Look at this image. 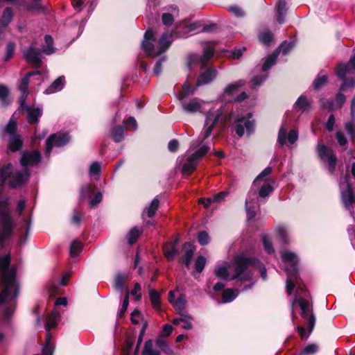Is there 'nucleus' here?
<instances>
[{"instance_id":"f257e3e1","label":"nucleus","mask_w":355,"mask_h":355,"mask_svg":"<svg viewBox=\"0 0 355 355\" xmlns=\"http://www.w3.org/2000/svg\"><path fill=\"white\" fill-rule=\"evenodd\" d=\"M10 254L0 255V283L3 286L0 293V322L4 326L10 324L19 291L17 270L15 266H10Z\"/></svg>"},{"instance_id":"f03ea898","label":"nucleus","mask_w":355,"mask_h":355,"mask_svg":"<svg viewBox=\"0 0 355 355\" xmlns=\"http://www.w3.org/2000/svg\"><path fill=\"white\" fill-rule=\"evenodd\" d=\"M221 112L209 111L207 113L204 128L199 136L198 140L193 141L191 143L190 149L194 150L191 155L184 159L182 164V172L184 174H190L196 170L197 165L200 159L210 150V146L205 141L211 135L215 128Z\"/></svg>"},{"instance_id":"7ed1b4c3","label":"nucleus","mask_w":355,"mask_h":355,"mask_svg":"<svg viewBox=\"0 0 355 355\" xmlns=\"http://www.w3.org/2000/svg\"><path fill=\"white\" fill-rule=\"evenodd\" d=\"M233 263L234 265V273H233L231 279H237L241 282H249L248 284L242 288V291L252 288L254 284L252 269L259 270L263 280L267 278L266 268L257 259L239 254L234 257Z\"/></svg>"},{"instance_id":"20e7f679","label":"nucleus","mask_w":355,"mask_h":355,"mask_svg":"<svg viewBox=\"0 0 355 355\" xmlns=\"http://www.w3.org/2000/svg\"><path fill=\"white\" fill-rule=\"evenodd\" d=\"M17 227V220L10 207V198L0 191V250L13 237Z\"/></svg>"},{"instance_id":"39448f33","label":"nucleus","mask_w":355,"mask_h":355,"mask_svg":"<svg viewBox=\"0 0 355 355\" xmlns=\"http://www.w3.org/2000/svg\"><path fill=\"white\" fill-rule=\"evenodd\" d=\"M295 41H284L281 43L277 49L268 56H267L259 67L257 66L254 68V73L259 72V74L254 75L251 79L252 86L254 89L261 85L265 80L268 78V71L276 63L278 55L282 53L283 55H286L295 46Z\"/></svg>"},{"instance_id":"423d86ee","label":"nucleus","mask_w":355,"mask_h":355,"mask_svg":"<svg viewBox=\"0 0 355 355\" xmlns=\"http://www.w3.org/2000/svg\"><path fill=\"white\" fill-rule=\"evenodd\" d=\"M309 292L305 291L303 293V297L295 295L292 300L291 304L293 318H294L293 306L294 304L297 302L301 309V317L304 320H307V326L309 331V333L306 332V330L303 327H297V330L302 339H307L309 338L315 324V318L313 313L312 302L311 300L309 299Z\"/></svg>"},{"instance_id":"0eeeda50","label":"nucleus","mask_w":355,"mask_h":355,"mask_svg":"<svg viewBox=\"0 0 355 355\" xmlns=\"http://www.w3.org/2000/svg\"><path fill=\"white\" fill-rule=\"evenodd\" d=\"M174 39L172 33H164L162 35L155 47L152 43L155 40L154 32L152 29H148L145 34L141 47L148 56L156 57L165 52L171 46Z\"/></svg>"},{"instance_id":"6e6552de","label":"nucleus","mask_w":355,"mask_h":355,"mask_svg":"<svg viewBox=\"0 0 355 355\" xmlns=\"http://www.w3.org/2000/svg\"><path fill=\"white\" fill-rule=\"evenodd\" d=\"M282 259L284 270L286 272V289L288 295H291L295 286L298 284V267L299 261L297 256L291 252L284 251L282 252Z\"/></svg>"},{"instance_id":"1a4fd4ad","label":"nucleus","mask_w":355,"mask_h":355,"mask_svg":"<svg viewBox=\"0 0 355 355\" xmlns=\"http://www.w3.org/2000/svg\"><path fill=\"white\" fill-rule=\"evenodd\" d=\"M29 178L30 173L27 168L16 170L10 163L3 166L1 170V180L11 188L24 185L28 181Z\"/></svg>"},{"instance_id":"9d476101","label":"nucleus","mask_w":355,"mask_h":355,"mask_svg":"<svg viewBox=\"0 0 355 355\" xmlns=\"http://www.w3.org/2000/svg\"><path fill=\"white\" fill-rule=\"evenodd\" d=\"M17 122L12 117L1 131L2 139H6L8 137V149L12 152H17L23 146V139L20 135L17 133Z\"/></svg>"},{"instance_id":"9b49d317","label":"nucleus","mask_w":355,"mask_h":355,"mask_svg":"<svg viewBox=\"0 0 355 355\" xmlns=\"http://www.w3.org/2000/svg\"><path fill=\"white\" fill-rule=\"evenodd\" d=\"M350 178L345 175L340 180V192L341 196L342 203L345 208L348 210L350 215L354 218L353 203L355 202V196L349 183Z\"/></svg>"},{"instance_id":"f8f14e48","label":"nucleus","mask_w":355,"mask_h":355,"mask_svg":"<svg viewBox=\"0 0 355 355\" xmlns=\"http://www.w3.org/2000/svg\"><path fill=\"white\" fill-rule=\"evenodd\" d=\"M60 312L55 307L51 313L48 315L46 319L45 329L46 331V345L42 349V355H53V348L51 344V335L49 332L50 329L57 326L60 320Z\"/></svg>"},{"instance_id":"ddd939ff","label":"nucleus","mask_w":355,"mask_h":355,"mask_svg":"<svg viewBox=\"0 0 355 355\" xmlns=\"http://www.w3.org/2000/svg\"><path fill=\"white\" fill-rule=\"evenodd\" d=\"M234 128L239 137H241L245 132L250 135L254 130V120L252 114L248 113L245 115H239L234 121Z\"/></svg>"},{"instance_id":"4468645a","label":"nucleus","mask_w":355,"mask_h":355,"mask_svg":"<svg viewBox=\"0 0 355 355\" xmlns=\"http://www.w3.org/2000/svg\"><path fill=\"white\" fill-rule=\"evenodd\" d=\"M316 150L320 160L326 164L329 173L333 174L336 169L337 159L333 150L324 144L319 143Z\"/></svg>"},{"instance_id":"2eb2a0df","label":"nucleus","mask_w":355,"mask_h":355,"mask_svg":"<svg viewBox=\"0 0 355 355\" xmlns=\"http://www.w3.org/2000/svg\"><path fill=\"white\" fill-rule=\"evenodd\" d=\"M298 137V131L295 129H291L288 131V127L284 123L279 129L277 144L280 147H283L285 145L291 147L297 141Z\"/></svg>"},{"instance_id":"dca6fc26","label":"nucleus","mask_w":355,"mask_h":355,"mask_svg":"<svg viewBox=\"0 0 355 355\" xmlns=\"http://www.w3.org/2000/svg\"><path fill=\"white\" fill-rule=\"evenodd\" d=\"M244 83H245V81L240 80L239 81H236V82H234V83L227 85L224 88L223 92L220 97V101L216 103V105H217L218 103H220V105L219 107H218L217 109H216L215 107L212 108V109L209 110L208 111V112L209 111H212V110L214 112L220 111V112H221V115L220 117H221L225 112V108L226 107V104L223 103V101H231L232 98H230V96L234 92H236L241 87H242L244 85ZM220 119V118H219V119Z\"/></svg>"},{"instance_id":"f3484780","label":"nucleus","mask_w":355,"mask_h":355,"mask_svg":"<svg viewBox=\"0 0 355 355\" xmlns=\"http://www.w3.org/2000/svg\"><path fill=\"white\" fill-rule=\"evenodd\" d=\"M71 137L67 132H58L50 135L46 140L45 155H49L53 146L62 147L69 142Z\"/></svg>"},{"instance_id":"a211bd4d","label":"nucleus","mask_w":355,"mask_h":355,"mask_svg":"<svg viewBox=\"0 0 355 355\" xmlns=\"http://www.w3.org/2000/svg\"><path fill=\"white\" fill-rule=\"evenodd\" d=\"M214 49L211 45L206 46L202 51V54L193 53L188 57V65L191 67L193 65L199 64L203 67L207 62L213 57Z\"/></svg>"},{"instance_id":"6ab92c4d","label":"nucleus","mask_w":355,"mask_h":355,"mask_svg":"<svg viewBox=\"0 0 355 355\" xmlns=\"http://www.w3.org/2000/svg\"><path fill=\"white\" fill-rule=\"evenodd\" d=\"M24 57L26 60L32 64L34 67L40 68L42 64V51L37 47V44L33 42L28 48L23 51Z\"/></svg>"},{"instance_id":"aec40b11","label":"nucleus","mask_w":355,"mask_h":355,"mask_svg":"<svg viewBox=\"0 0 355 355\" xmlns=\"http://www.w3.org/2000/svg\"><path fill=\"white\" fill-rule=\"evenodd\" d=\"M40 73H41V71L39 70H37L33 72H28L20 80V83H19V85H18V89L21 92V96L19 98V103L20 106H24V105H25V103L26 102V98L29 94L28 86L30 77L33 75H40Z\"/></svg>"},{"instance_id":"412c9836","label":"nucleus","mask_w":355,"mask_h":355,"mask_svg":"<svg viewBox=\"0 0 355 355\" xmlns=\"http://www.w3.org/2000/svg\"><path fill=\"white\" fill-rule=\"evenodd\" d=\"M180 101L182 104V109L187 113H196L202 112V105L204 101L198 98H193L188 101L183 99V97L180 98Z\"/></svg>"},{"instance_id":"4be33fe9","label":"nucleus","mask_w":355,"mask_h":355,"mask_svg":"<svg viewBox=\"0 0 355 355\" xmlns=\"http://www.w3.org/2000/svg\"><path fill=\"white\" fill-rule=\"evenodd\" d=\"M41 161V154L37 150L24 151L21 154L20 163L24 167L37 165Z\"/></svg>"},{"instance_id":"5701e85b","label":"nucleus","mask_w":355,"mask_h":355,"mask_svg":"<svg viewBox=\"0 0 355 355\" xmlns=\"http://www.w3.org/2000/svg\"><path fill=\"white\" fill-rule=\"evenodd\" d=\"M218 74L217 70L214 67L201 70L196 82V87L208 85L213 82Z\"/></svg>"},{"instance_id":"b1692460","label":"nucleus","mask_w":355,"mask_h":355,"mask_svg":"<svg viewBox=\"0 0 355 355\" xmlns=\"http://www.w3.org/2000/svg\"><path fill=\"white\" fill-rule=\"evenodd\" d=\"M347 73H355V53L347 64L340 63L336 68V75L340 79H343Z\"/></svg>"},{"instance_id":"393cba45","label":"nucleus","mask_w":355,"mask_h":355,"mask_svg":"<svg viewBox=\"0 0 355 355\" xmlns=\"http://www.w3.org/2000/svg\"><path fill=\"white\" fill-rule=\"evenodd\" d=\"M345 96L341 93H338L336 94L335 99H324L322 98L320 100L322 105L329 110H335L340 109L345 101Z\"/></svg>"},{"instance_id":"a878e982","label":"nucleus","mask_w":355,"mask_h":355,"mask_svg":"<svg viewBox=\"0 0 355 355\" xmlns=\"http://www.w3.org/2000/svg\"><path fill=\"white\" fill-rule=\"evenodd\" d=\"M233 261L234 259L232 261V262L223 261L222 263H218L214 270L216 276L222 279L236 281V283L241 282L237 279H231V277L233 276V275L229 277L228 269L230 268L231 265L234 267Z\"/></svg>"},{"instance_id":"bb28decb","label":"nucleus","mask_w":355,"mask_h":355,"mask_svg":"<svg viewBox=\"0 0 355 355\" xmlns=\"http://www.w3.org/2000/svg\"><path fill=\"white\" fill-rule=\"evenodd\" d=\"M21 108L24 109L27 112V121L28 123L30 124H35L37 123L39 121L40 117L42 115L43 109L42 106H38L37 107H33L31 106H28L26 104V102L25 103V105L24 106H20Z\"/></svg>"},{"instance_id":"cd10ccee","label":"nucleus","mask_w":355,"mask_h":355,"mask_svg":"<svg viewBox=\"0 0 355 355\" xmlns=\"http://www.w3.org/2000/svg\"><path fill=\"white\" fill-rule=\"evenodd\" d=\"M202 24L200 21H194L190 24L185 25L183 26L182 30L180 31H177L175 33V37H188L191 33L195 32L196 33H200Z\"/></svg>"},{"instance_id":"c85d7f7f","label":"nucleus","mask_w":355,"mask_h":355,"mask_svg":"<svg viewBox=\"0 0 355 355\" xmlns=\"http://www.w3.org/2000/svg\"><path fill=\"white\" fill-rule=\"evenodd\" d=\"M127 128L124 125H114L110 130V135L116 143L123 141L127 135Z\"/></svg>"},{"instance_id":"c756f323","label":"nucleus","mask_w":355,"mask_h":355,"mask_svg":"<svg viewBox=\"0 0 355 355\" xmlns=\"http://www.w3.org/2000/svg\"><path fill=\"white\" fill-rule=\"evenodd\" d=\"M65 78L63 76H61L56 78L50 86H49L45 91L44 92V94H52L54 93H56L58 92L61 91L64 85H65Z\"/></svg>"},{"instance_id":"7c9ffc66","label":"nucleus","mask_w":355,"mask_h":355,"mask_svg":"<svg viewBox=\"0 0 355 355\" xmlns=\"http://www.w3.org/2000/svg\"><path fill=\"white\" fill-rule=\"evenodd\" d=\"M311 107V103L308 101L306 96L304 95H301L294 104V110L301 113L308 112Z\"/></svg>"},{"instance_id":"2f4dec72","label":"nucleus","mask_w":355,"mask_h":355,"mask_svg":"<svg viewBox=\"0 0 355 355\" xmlns=\"http://www.w3.org/2000/svg\"><path fill=\"white\" fill-rule=\"evenodd\" d=\"M287 9V4L285 0H279L276 5L277 21L279 24H282L285 21Z\"/></svg>"},{"instance_id":"473e14b6","label":"nucleus","mask_w":355,"mask_h":355,"mask_svg":"<svg viewBox=\"0 0 355 355\" xmlns=\"http://www.w3.org/2000/svg\"><path fill=\"white\" fill-rule=\"evenodd\" d=\"M178 241H175L174 243H165L163 246V251L165 257L168 261L173 259L174 257L178 254V250L175 248V245Z\"/></svg>"},{"instance_id":"72a5a7b5","label":"nucleus","mask_w":355,"mask_h":355,"mask_svg":"<svg viewBox=\"0 0 355 355\" xmlns=\"http://www.w3.org/2000/svg\"><path fill=\"white\" fill-rule=\"evenodd\" d=\"M239 291L232 288L225 289L222 295V301L223 303H229L232 302L239 295Z\"/></svg>"},{"instance_id":"f704fd0d","label":"nucleus","mask_w":355,"mask_h":355,"mask_svg":"<svg viewBox=\"0 0 355 355\" xmlns=\"http://www.w3.org/2000/svg\"><path fill=\"white\" fill-rule=\"evenodd\" d=\"M13 18L12 10L10 7L6 8L1 15L0 26L5 28L8 26L12 21Z\"/></svg>"},{"instance_id":"c9c22d12","label":"nucleus","mask_w":355,"mask_h":355,"mask_svg":"<svg viewBox=\"0 0 355 355\" xmlns=\"http://www.w3.org/2000/svg\"><path fill=\"white\" fill-rule=\"evenodd\" d=\"M101 172V164L98 162H93L89 168V175L92 180H98Z\"/></svg>"},{"instance_id":"e433bc0d","label":"nucleus","mask_w":355,"mask_h":355,"mask_svg":"<svg viewBox=\"0 0 355 355\" xmlns=\"http://www.w3.org/2000/svg\"><path fill=\"white\" fill-rule=\"evenodd\" d=\"M149 297L153 308L157 309L160 307L161 300H160V294L155 289L150 288L149 289Z\"/></svg>"},{"instance_id":"4c0bfd02","label":"nucleus","mask_w":355,"mask_h":355,"mask_svg":"<svg viewBox=\"0 0 355 355\" xmlns=\"http://www.w3.org/2000/svg\"><path fill=\"white\" fill-rule=\"evenodd\" d=\"M272 40L273 35L268 29L263 30L259 34V40L265 45H269Z\"/></svg>"},{"instance_id":"58836bf2","label":"nucleus","mask_w":355,"mask_h":355,"mask_svg":"<svg viewBox=\"0 0 355 355\" xmlns=\"http://www.w3.org/2000/svg\"><path fill=\"white\" fill-rule=\"evenodd\" d=\"M141 355H160V352L153 349V342L148 340L145 343Z\"/></svg>"},{"instance_id":"ea45409f","label":"nucleus","mask_w":355,"mask_h":355,"mask_svg":"<svg viewBox=\"0 0 355 355\" xmlns=\"http://www.w3.org/2000/svg\"><path fill=\"white\" fill-rule=\"evenodd\" d=\"M159 201L157 197H155L150 202V205L144 210V213L150 218L154 216L158 209Z\"/></svg>"},{"instance_id":"a19ab883","label":"nucleus","mask_w":355,"mask_h":355,"mask_svg":"<svg viewBox=\"0 0 355 355\" xmlns=\"http://www.w3.org/2000/svg\"><path fill=\"white\" fill-rule=\"evenodd\" d=\"M45 45L43 46L42 52L46 55H51L54 53L53 47V40L51 36L46 35L44 37Z\"/></svg>"},{"instance_id":"79ce46f5","label":"nucleus","mask_w":355,"mask_h":355,"mask_svg":"<svg viewBox=\"0 0 355 355\" xmlns=\"http://www.w3.org/2000/svg\"><path fill=\"white\" fill-rule=\"evenodd\" d=\"M142 230H139L137 227H132L127 234L128 242L130 245H132L141 234Z\"/></svg>"},{"instance_id":"37998d69","label":"nucleus","mask_w":355,"mask_h":355,"mask_svg":"<svg viewBox=\"0 0 355 355\" xmlns=\"http://www.w3.org/2000/svg\"><path fill=\"white\" fill-rule=\"evenodd\" d=\"M187 301L184 295L180 294L172 303V305L177 311H182L186 305Z\"/></svg>"},{"instance_id":"c03bdc74","label":"nucleus","mask_w":355,"mask_h":355,"mask_svg":"<svg viewBox=\"0 0 355 355\" xmlns=\"http://www.w3.org/2000/svg\"><path fill=\"white\" fill-rule=\"evenodd\" d=\"M157 346L166 354H174L173 350L169 347L167 343L162 338H157L156 340Z\"/></svg>"},{"instance_id":"a18cd8bd","label":"nucleus","mask_w":355,"mask_h":355,"mask_svg":"<svg viewBox=\"0 0 355 355\" xmlns=\"http://www.w3.org/2000/svg\"><path fill=\"white\" fill-rule=\"evenodd\" d=\"M245 204H250L254 205H259V200L258 199L257 191L255 189H250L247 195Z\"/></svg>"},{"instance_id":"49530a36","label":"nucleus","mask_w":355,"mask_h":355,"mask_svg":"<svg viewBox=\"0 0 355 355\" xmlns=\"http://www.w3.org/2000/svg\"><path fill=\"white\" fill-rule=\"evenodd\" d=\"M259 207V205L245 204L248 220H252L255 218Z\"/></svg>"},{"instance_id":"de8ad7c7","label":"nucleus","mask_w":355,"mask_h":355,"mask_svg":"<svg viewBox=\"0 0 355 355\" xmlns=\"http://www.w3.org/2000/svg\"><path fill=\"white\" fill-rule=\"evenodd\" d=\"M82 243L76 240L71 242L69 249V254L71 257H75L79 254L82 250Z\"/></svg>"},{"instance_id":"09e8293b","label":"nucleus","mask_w":355,"mask_h":355,"mask_svg":"<svg viewBox=\"0 0 355 355\" xmlns=\"http://www.w3.org/2000/svg\"><path fill=\"white\" fill-rule=\"evenodd\" d=\"M261 242L263 243L265 251L268 254H270L274 253L273 246L272 245L270 239H269L267 234H263L261 235Z\"/></svg>"},{"instance_id":"8fccbe9b","label":"nucleus","mask_w":355,"mask_h":355,"mask_svg":"<svg viewBox=\"0 0 355 355\" xmlns=\"http://www.w3.org/2000/svg\"><path fill=\"white\" fill-rule=\"evenodd\" d=\"M318 350V346L316 344H309L301 351L300 355H313Z\"/></svg>"},{"instance_id":"3c124183","label":"nucleus","mask_w":355,"mask_h":355,"mask_svg":"<svg viewBox=\"0 0 355 355\" xmlns=\"http://www.w3.org/2000/svg\"><path fill=\"white\" fill-rule=\"evenodd\" d=\"M272 191L273 188L268 183H264L259 190V196L260 198L268 197Z\"/></svg>"},{"instance_id":"603ef678","label":"nucleus","mask_w":355,"mask_h":355,"mask_svg":"<svg viewBox=\"0 0 355 355\" xmlns=\"http://www.w3.org/2000/svg\"><path fill=\"white\" fill-rule=\"evenodd\" d=\"M147 326H148L147 322H144L143 324L142 328L140 330L139 335V337L137 339V345H136V347L135 349V355H138L139 349L140 345L143 341V338L145 335Z\"/></svg>"},{"instance_id":"864d4df0","label":"nucleus","mask_w":355,"mask_h":355,"mask_svg":"<svg viewBox=\"0 0 355 355\" xmlns=\"http://www.w3.org/2000/svg\"><path fill=\"white\" fill-rule=\"evenodd\" d=\"M227 10L233 14L235 17L241 18L245 17V13L243 9L236 5L230 6L227 8Z\"/></svg>"},{"instance_id":"5fc2aeb1","label":"nucleus","mask_w":355,"mask_h":355,"mask_svg":"<svg viewBox=\"0 0 355 355\" xmlns=\"http://www.w3.org/2000/svg\"><path fill=\"white\" fill-rule=\"evenodd\" d=\"M42 0H32L33 5L27 6L26 9L29 11L35 10L40 12H44L46 11V6H42L40 3Z\"/></svg>"},{"instance_id":"6e6d98bb","label":"nucleus","mask_w":355,"mask_h":355,"mask_svg":"<svg viewBox=\"0 0 355 355\" xmlns=\"http://www.w3.org/2000/svg\"><path fill=\"white\" fill-rule=\"evenodd\" d=\"M343 83L340 87V91H345L346 88H354L355 87V78L341 79Z\"/></svg>"},{"instance_id":"4d7b16f0","label":"nucleus","mask_w":355,"mask_h":355,"mask_svg":"<svg viewBox=\"0 0 355 355\" xmlns=\"http://www.w3.org/2000/svg\"><path fill=\"white\" fill-rule=\"evenodd\" d=\"M124 288V277L123 275L118 274L114 280V288L119 291L121 293H123Z\"/></svg>"},{"instance_id":"13d9d810","label":"nucleus","mask_w":355,"mask_h":355,"mask_svg":"<svg viewBox=\"0 0 355 355\" xmlns=\"http://www.w3.org/2000/svg\"><path fill=\"white\" fill-rule=\"evenodd\" d=\"M166 61V56L162 55L155 63L153 68V73L155 76L160 75L162 72V64Z\"/></svg>"},{"instance_id":"bf43d9fd","label":"nucleus","mask_w":355,"mask_h":355,"mask_svg":"<svg viewBox=\"0 0 355 355\" xmlns=\"http://www.w3.org/2000/svg\"><path fill=\"white\" fill-rule=\"evenodd\" d=\"M206 258L203 256H199L195 263V269L197 272H201L205 266Z\"/></svg>"},{"instance_id":"052dcab7","label":"nucleus","mask_w":355,"mask_h":355,"mask_svg":"<svg viewBox=\"0 0 355 355\" xmlns=\"http://www.w3.org/2000/svg\"><path fill=\"white\" fill-rule=\"evenodd\" d=\"M198 241L201 245H206L210 241V237L208 233L205 231L199 232L198 235Z\"/></svg>"},{"instance_id":"680f3d73","label":"nucleus","mask_w":355,"mask_h":355,"mask_svg":"<svg viewBox=\"0 0 355 355\" xmlns=\"http://www.w3.org/2000/svg\"><path fill=\"white\" fill-rule=\"evenodd\" d=\"M94 187L91 184H86L80 189V196L83 198H87L94 192Z\"/></svg>"},{"instance_id":"e2e57ef3","label":"nucleus","mask_w":355,"mask_h":355,"mask_svg":"<svg viewBox=\"0 0 355 355\" xmlns=\"http://www.w3.org/2000/svg\"><path fill=\"white\" fill-rule=\"evenodd\" d=\"M277 234L280 240V241L283 243H287V230L284 227H279L277 229Z\"/></svg>"},{"instance_id":"0e129e2a","label":"nucleus","mask_w":355,"mask_h":355,"mask_svg":"<svg viewBox=\"0 0 355 355\" xmlns=\"http://www.w3.org/2000/svg\"><path fill=\"white\" fill-rule=\"evenodd\" d=\"M197 87H198L196 86L193 89H191V87L188 84L184 83L182 86L183 93H182L178 96V99L180 100V98H182V97H183V99H184V98L187 96L193 94Z\"/></svg>"},{"instance_id":"69168bd1","label":"nucleus","mask_w":355,"mask_h":355,"mask_svg":"<svg viewBox=\"0 0 355 355\" xmlns=\"http://www.w3.org/2000/svg\"><path fill=\"white\" fill-rule=\"evenodd\" d=\"M15 44L14 42H8L6 46V51L4 60L8 61L10 60L12 55H14L15 51Z\"/></svg>"},{"instance_id":"338daca9","label":"nucleus","mask_w":355,"mask_h":355,"mask_svg":"<svg viewBox=\"0 0 355 355\" xmlns=\"http://www.w3.org/2000/svg\"><path fill=\"white\" fill-rule=\"evenodd\" d=\"M327 80L326 75L318 76L313 81V86L315 89H320Z\"/></svg>"},{"instance_id":"774afa93","label":"nucleus","mask_w":355,"mask_h":355,"mask_svg":"<svg viewBox=\"0 0 355 355\" xmlns=\"http://www.w3.org/2000/svg\"><path fill=\"white\" fill-rule=\"evenodd\" d=\"M194 250L191 248L185 251L184 254V264L187 268H189L191 264V261L193 256Z\"/></svg>"}]
</instances>
